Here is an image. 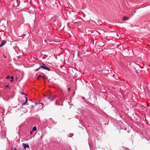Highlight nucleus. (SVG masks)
I'll list each match as a JSON object with an SVG mask.
<instances>
[{
  "label": "nucleus",
  "instance_id": "obj_1",
  "mask_svg": "<svg viewBox=\"0 0 150 150\" xmlns=\"http://www.w3.org/2000/svg\"><path fill=\"white\" fill-rule=\"evenodd\" d=\"M14 4H13V5L15 6H18V2L17 0H14L13 1Z\"/></svg>",
  "mask_w": 150,
  "mask_h": 150
},
{
  "label": "nucleus",
  "instance_id": "obj_2",
  "mask_svg": "<svg viewBox=\"0 0 150 150\" xmlns=\"http://www.w3.org/2000/svg\"><path fill=\"white\" fill-rule=\"evenodd\" d=\"M22 145L25 149H26V147L29 148V146L28 144H25V143H23Z\"/></svg>",
  "mask_w": 150,
  "mask_h": 150
},
{
  "label": "nucleus",
  "instance_id": "obj_3",
  "mask_svg": "<svg viewBox=\"0 0 150 150\" xmlns=\"http://www.w3.org/2000/svg\"><path fill=\"white\" fill-rule=\"evenodd\" d=\"M56 98L55 96H52V99H50V97L49 96L48 97V98L51 101H52L53 100Z\"/></svg>",
  "mask_w": 150,
  "mask_h": 150
},
{
  "label": "nucleus",
  "instance_id": "obj_4",
  "mask_svg": "<svg viewBox=\"0 0 150 150\" xmlns=\"http://www.w3.org/2000/svg\"><path fill=\"white\" fill-rule=\"evenodd\" d=\"M6 40H3L1 43V46H3L4 45H5L6 43Z\"/></svg>",
  "mask_w": 150,
  "mask_h": 150
},
{
  "label": "nucleus",
  "instance_id": "obj_5",
  "mask_svg": "<svg viewBox=\"0 0 150 150\" xmlns=\"http://www.w3.org/2000/svg\"><path fill=\"white\" fill-rule=\"evenodd\" d=\"M24 98L25 99V101L23 104L22 105H25L28 101L27 98L26 96H24Z\"/></svg>",
  "mask_w": 150,
  "mask_h": 150
},
{
  "label": "nucleus",
  "instance_id": "obj_6",
  "mask_svg": "<svg viewBox=\"0 0 150 150\" xmlns=\"http://www.w3.org/2000/svg\"><path fill=\"white\" fill-rule=\"evenodd\" d=\"M44 69L47 70L49 71H50V68L45 65L44 67Z\"/></svg>",
  "mask_w": 150,
  "mask_h": 150
},
{
  "label": "nucleus",
  "instance_id": "obj_7",
  "mask_svg": "<svg viewBox=\"0 0 150 150\" xmlns=\"http://www.w3.org/2000/svg\"><path fill=\"white\" fill-rule=\"evenodd\" d=\"M128 19V18L127 17H124L122 18V20L123 21H125Z\"/></svg>",
  "mask_w": 150,
  "mask_h": 150
},
{
  "label": "nucleus",
  "instance_id": "obj_8",
  "mask_svg": "<svg viewBox=\"0 0 150 150\" xmlns=\"http://www.w3.org/2000/svg\"><path fill=\"white\" fill-rule=\"evenodd\" d=\"M43 64L44 65V66L42 65V66H40L39 67V69H40L42 68L44 69V67L45 65L44 64Z\"/></svg>",
  "mask_w": 150,
  "mask_h": 150
},
{
  "label": "nucleus",
  "instance_id": "obj_9",
  "mask_svg": "<svg viewBox=\"0 0 150 150\" xmlns=\"http://www.w3.org/2000/svg\"><path fill=\"white\" fill-rule=\"evenodd\" d=\"M37 128L36 127H34L33 129V131H36V130Z\"/></svg>",
  "mask_w": 150,
  "mask_h": 150
},
{
  "label": "nucleus",
  "instance_id": "obj_10",
  "mask_svg": "<svg viewBox=\"0 0 150 150\" xmlns=\"http://www.w3.org/2000/svg\"><path fill=\"white\" fill-rule=\"evenodd\" d=\"M11 78L12 80H13L14 79V77L13 76H11Z\"/></svg>",
  "mask_w": 150,
  "mask_h": 150
},
{
  "label": "nucleus",
  "instance_id": "obj_11",
  "mask_svg": "<svg viewBox=\"0 0 150 150\" xmlns=\"http://www.w3.org/2000/svg\"><path fill=\"white\" fill-rule=\"evenodd\" d=\"M41 76L39 75L38 77H37V79H39V78H40V77H41Z\"/></svg>",
  "mask_w": 150,
  "mask_h": 150
},
{
  "label": "nucleus",
  "instance_id": "obj_12",
  "mask_svg": "<svg viewBox=\"0 0 150 150\" xmlns=\"http://www.w3.org/2000/svg\"><path fill=\"white\" fill-rule=\"evenodd\" d=\"M39 69V67L37 69H36V71H38L39 69Z\"/></svg>",
  "mask_w": 150,
  "mask_h": 150
},
{
  "label": "nucleus",
  "instance_id": "obj_13",
  "mask_svg": "<svg viewBox=\"0 0 150 150\" xmlns=\"http://www.w3.org/2000/svg\"><path fill=\"white\" fill-rule=\"evenodd\" d=\"M10 78V76H8L6 77V79H8Z\"/></svg>",
  "mask_w": 150,
  "mask_h": 150
},
{
  "label": "nucleus",
  "instance_id": "obj_14",
  "mask_svg": "<svg viewBox=\"0 0 150 150\" xmlns=\"http://www.w3.org/2000/svg\"><path fill=\"white\" fill-rule=\"evenodd\" d=\"M5 87H8V88L9 87V86L8 85L6 86H5Z\"/></svg>",
  "mask_w": 150,
  "mask_h": 150
},
{
  "label": "nucleus",
  "instance_id": "obj_15",
  "mask_svg": "<svg viewBox=\"0 0 150 150\" xmlns=\"http://www.w3.org/2000/svg\"><path fill=\"white\" fill-rule=\"evenodd\" d=\"M20 93L22 94H24V93L22 92H20Z\"/></svg>",
  "mask_w": 150,
  "mask_h": 150
},
{
  "label": "nucleus",
  "instance_id": "obj_16",
  "mask_svg": "<svg viewBox=\"0 0 150 150\" xmlns=\"http://www.w3.org/2000/svg\"><path fill=\"white\" fill-rule=\"evenodd\" d=\"M68 90L69 91L70 90V88H68Z\"/></svg>",
  "mask_w": 150,
  "mask_h": 150
},
{
  "label": "nucleus",
  "instance_id": "obj_17",
  "mask_svg": "<svg viewBox=\"0 0 150 150\" xmlns=\"http://www.w3.org/2000/svg\"><path fill=\"white\" fill-rule=\"evenodd\" d=\"M33 131L32 130V131H31V132H30V134H32V132H33Z\"/></svg>",
  "mask_w": 150,
  "mask_h": 150
},
{
  "label": "nucleus",
  "instance_id": "obj_18",
  "mask_svg": "<svg viewBox=\"0 0 150 150\" xmlns=\"http://www.w3.org/2000/svg\"><path fill=\"white\" fill-rule=\"evenodd\" d=\"M43 136V135H42L41 137V138H42Z\"/></svg>",
  "mask_w": 150,
  "mask_h": 150
},
{
  "label": "nucleus",
  "instance_id": "obj_19",
  "mask_svg": "<svg viewBox=\"0 0 150 150\" xmlns=\"http://www.w3.org/2000/svg\"><path fill=\"white\" fill-rule=\"evenodd\" d=\"M10 82H13V81H12V79L11 80H10Z\"/></svg>",
  "mask_w": 150,
  "mask_h": 150
},
{
  "label": "nucleus",
  "instance_id": "obj_20",
  "mask_svg": "<svg viewBox=\"0 0 150 150\" xmlns=\"http://www.w3.org/2000/svg\"><path fill=\"white\" fill-rule=\"evenodd\" d=\"M14 150H17L16 148H15L14 149Z\"/></svg>",
  "mask_w": 150,
  "mask_h": 150
},
{
  "label": "nucleus",
  "instance_id": "obj_21",
  "mask_svg": "<svg viewBox=\"0 0 150 150\" xmlns=\"http://www.w3.org/2000/svg\"><path fill=\"white\" fill-rule=\"evenodd\" d=\"M55 104H56V105H58V104L56 102L55 103Z\"/></svg>",
  "mask_w": 150,
  "mask_h": 150
},
{
  "label": "nucleus",
  "instance_id": "obj_22",
  "mask_svg": "<svg viewBox=\"0 0 150 150\" xmlns=\"http://www.w3.org/2000/svg\"><path fill=\"white\" fill-rule=\"evenodd\" d=\"M50 99H52V96H50Z\"/></svg>",
  "mask_w": 150,
  "mask_h": 150
},
{
  "label": "nucleus",
  "instance_id": "obj_23",
  "mask_svg": "<svg viewBox=\"0 0 150 150\" xmlns=\"http://www.w3.org/2000/svg\"><path fill=\"white\" fill-rule=\"evenodd\" d=\"M40 103L42 105V106H43V104H42V103Z\"/></svg>",
  "mask_w": 150,
  "mask_h": 150
},
{
  "label": "nucleus",
  "instance_id": "obj_24",
  "mask_svg": "<svg viewBox=\"0 0 150 150\" xmlns=\"http://www.w3.org/2000/svg\"><path fill=\"white\" fill-rule=\"evenodd\" d=\"M43 59H45V58L44 57H43Z\"/></svg>",
  "mask_w": 150,
  "mask_h": 150
},
{
  "label": "nucleus",
  "instance_id": "obj_25",
  "mask_svg": "<svg viewBox=\"0 0 150 150\" xmlns=\"http://www.w3.org/2000/svg\"><path fill=\"white\" fill-rule=\"evenodd\" d=\"M2 46V45L1 46V45H0V47Z\"/></svg>",
  "mask_w": 150,
  "mask_h": 150
},
{
  "label": "nucleus",
  "instance_id": "obj_26",
  "mask_svg": "<svg viewBox=\"0 0 150 150\" xmlns=\"http://www.w3.org/2000/svg\"><path fill=\"white\" fill-rule=\"evenodd\" d=\"M11 149H12H12H13V148H11Z\"/></svg>",
  "mask_w": 150,
  "mask_h": 150
},
{
  "label": "nucleus",
  "instance_id": "obj_27",
  "mask_svg": "<svg viewBox=\"0 0 150 150\" xmlns=\"http://www.w3.org/2000/svg\"><path fill=\"white\" fill-rule=\"evenodd\" d=\"M136 72H137V73H138V72H137V71H136Z\"/></svg>",
  "mask_w": 150,
  "mask_h": 150
}]
</instances>
